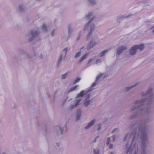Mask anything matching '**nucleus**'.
I'll list each match as a JSON object with an SVG mask.
<instances>
[{"mask_svg": "<svg viewBox=\"0 0 154 154\" xmlns=\"http://www.w3.org/2000/svg\"><path fill=\"white\" fill-rule=\"evenodd\" d=\"M106 77L105 74L102 73H100L99 74V75L97 76L96 78L95 82L94 83L91 87L90 88V89H88L86 90H82L81 92L77 94L76 96V98H77L79 97H82L84 96L87 94L88 93V92L91 91L93 88L92 87H94L96 86L97 84V82L99 80H101L103 79H104Z\"/></svg>", "mask_w": 154, "mask_h": 154, "instance_id": "nucleus-1", "label": "nucleus"}, {"mask_svg": "<svg viewBox=\"0 0 154 154\" xmlns=\"http://www.w3.org/2000/svg\"><path fill=\"white\" fill-rule=\"evenodd\" d=\"M95 28V25L93 21V19H91L87 23L83 29V30L85 31H87L90 29V32L88 33L87 37V39L89 40L91 37V36L92 34L93 31Z\"/></svg>", "mask_w": 154, "mask_h": 154, "instance_id": "nucleus-2", "label": "nucleus"}, {"mask_svg": "<svg viewBox=\"0 0 154 154\" xmlns=\"http://www.w3.org/2000/svg\"><path fill=\"white\" fill-rule=\"evenodd\" d=\"M126 149L127 153L129 152H133L135 154H137L138 149V145H137L134 141L131 143V145H129L128 144L126 147ZM143 153L142 154H146L145 152H143Z\"/></svg>", "mask_w": 154, "mask_h": 154, "instance_id": "nucleus-3", "label": "nucleus"}, {"mask_svg": "<svg viewBox=\"0 0 154 154\" xmlns=\"http://www.w3.org/2000/svg\"><path fill=\"white\" fill-rule=\"evenodd\" d=\"M38 35V32L36 31L32 30L28 34V40L30 42L34 38Z\"/></svg>", "mask_w": 154, "mask_h": 154, "instance_id": "nucleus-4", "label": "nucleus"}, {"mask_svg": "<svg viewBox=\"0 0 154 154\" xmlns=\"http://www.w3.org/2000/svg\"><path fill=\"white\" fill-rule=\"evenodd\" d=\"M68 50V48H65L63 49V54L60 56L59 59L58 60L57 62L58 63H60L63 59H64L65 58L66 52Z\"/></svg>", "mask_w": 154, "mask_h": 154, "instance_id": "nucleus-5", "label": "nucleus"}, {"mask_svg": "<svg viewBox=\"0 0 154 154\" xmlns=\"http://www.w3.org/2000/svg\"><path fill=\"white\" fill-rule=\"evenodd\" d=\"M81 101V99L78 100L76 101L73 104H71L70 105L68 109H69L71 110L75 107H76L78 105H79L80 104Z\"/></svg>", "mask_w": 154, "mask_h": 154, "instance_id": "nucleus-6", "label": "nucleus"}, {"mask_svg": "<svg viewBox=\"0 0 154 154\" xmlns=\"http://www.w3.org/2000/svg\"><path fill=\"white\" fill-rule=\"evenodd\" d=\"M137 49L135 45L132 46L130 50L129 53L131 55H133L135 54L137 52Z\"/></svg>", "mask_w": 154, "mask_h": 154, "instance_id": "nucleus-7", "label": "nucleus"}, {"mask_svg": "<svg viewBox=\"0 0 154 154\" xmlns=\"http://www.w3.org/2000/svg\"><path fill=\"white\" fill-rule=\"evenodd\" d=\"M89 54L87 53L82 57L79 60L77 61L78 64L81 63L83 61L86 59L88 57Z\"/></svg>", "mask_w": 154, "mask_h": 154, "instance_id": "nucleus-8", "label": "nucleus"}, {"mask_svg": "<svg viewBox=\"0 0 154 154\" xmlns=\"http://www.w3.org/2000/svg\"><path fill=\"white\" fill-rule=\"evenodd\" d=\"M90 96H91L88 94L87 96V99H86L84 102V105L85 107L88 106L91 103V100H90L88 99L90 97Z\"/></svg>", "mask_w": 154, "mask_h": 154, "instance_id": "nucleus-9", "label": "nucleus"}, {"mask_svg": "<svg viewBox=\"0 0 154 154\" xmlns=\"http://www.w3.org/2000/svg\"><path fill=\"white\" fill-rule=\"evenodd\" d=\"M96 121V120L95 119H93L88 124V125L85 127V128L87 129H89L94 125Z\"/></svg>", "mask_w": 154, "mask_h": 154, "instance_id": "nucleus-10", "label": "nucleus"}, {"mask_svg": "<svg viewBox=\"0 0 154 154\" xmlns=\"http://www.w3.org/2000/svg\"><path fill=\"white\" fill-rule=\"evenodd\" d=\"M96 121V120L95 119H93L88 124V125L85 127V128L87 129H89L94 125Z\"/></svg>", "mask_w": 154, "mask_h": 154, "instance_id": "nucleus-11", "label": "nucleus"}, {"mask_svg": "<svg viewBox=\"0 0 154 154\" xmlns=\"http://www.w3.org/2000/svg\"><path fill=\"white\" fill-rule=\"evenodd\" d=\"M97 38V35H95L94 36V35H92V39L91 42H92V44L94 45V46L97 44L96 40Z\"/></svg>", "mask_w": 154, "mask_h": 154, "instance_id": "nucleus-12", "label": "nucleus"}, {"mask_svg": "<svg viewBox=\"0 0 154 154\" xmlns=\"http://www.w3.org/2000/svg\"><path fill=\"white\" fill-rule=\"evenodd\" d=\"M127 48L125 46H120L117 49V54H119L122 51L126 50Z\"/></svg>", "mask_w": 154, "mask_h": 154, "instance_id": "nucleus-13", "label": "nucleus"}, {"mask_svg": "<svg viewBox=\"0 0 154 154\" xmlns=\"http://www.w3.org/2000/svg\"><path fill=\"white\" fill-rule=\"evenodd\" d=\"M137 49H139L140 51H142L144 49L145 45L144 44H141L139 45H135Z\"/></svg>", "mask_w": 154, "mask_h": 154, "instance_id": "nucleus-14", "label": "nucleus"}, {"mask_svg": "<svg viewBox=\"0 0 154 154\" xmlns=\"http://www.w3.org/2000/svg\"><path fill=\"white\" fill-rule=\"evenodd\" d=\"M40 29L43 32H45L47 30V27L45 24H42L40 27Z\"/></svg>", "mask_w": 154, "mask_h": 154, "instance_id": "nucleus-15", "label": "nucleus"}, {"mask_svg": "<svg viewBox=\"0 0 154 154\" xmlns=\"http://www.w3.org/2000/svg\"><path fill=\"white\" fill-rule=\"evenodd\" d=\"M81 109H78L77 111L76 119L77 120H79L81 117Z\"/></svg>", "mask_w": 154, "mask_h": 154, "instance_id": "nucleus-16", "label": "nucleus"}, {"mask_svg": "<svg viewBox=\"0 0 154 154\" xmlns=\"http://www.w3.org/2000/svg\"><path fill=\"white\" fill-rule=\"evenodd\" d=\"M94 60L93 59L91 58L89 59L87 63L88 66L94 64Z\"/></svg>", "mask_w": 154, "mask_h": 154, "instance_id": "nucleus-17", "label": "nucleus"}, {"mask_svg": "<svg viewBox=\"0 0 154 154\" xmlns=\"http://www.w3.org/2000/svg\"><path fill=\"white\" fill-rule=\"evenodd\" d=\"M79 87V85H76L72 88H71L69 91L68 92L73 91L76 90Z\"/></svg>", "mask_w": 154, "mask_h": 154, "instance_id": "nucleus-18", "label": "nucleus"}, {"mask_svg": "<svg viewBox=\"0 0 154 154\" xmlns=\"http://www.w3.org/2000/svg\"><path fill=\"white\" fill-rule=\"evenodd\" d=\"M93 16V13L92 12H90L87 14L85 16V17L88 19L90 18Z\"/></svg>", "mask_w": 154, "mask_h": 154, "instance_id": "nucleus-19", "label": "nucleus"}, {"mask_svg": "<svg viewBox=\"0 0 154 154\" xmlns=\"http://www.w3.org/2000/svg\"><path fill=\"white\" fill-rule=\"evenodd\" d=\"M68 32L69 33H70L72 31V28L71 24H69L68 26Z\"/></svg>", "mask_w": 154, "mask_h": 154, "instance_id": "nucleus-20", "label": "nucleus"}, {"mask_svg": "<svg viewBox=\"0 0 154 154\" xmlns=\"http://www.w3.org/2000/svg\"><path fill=\"white\" fill-rule=\"evenodd\" d=\"M90 4L92 5H95L97 4L96 0H87Z\"/></svg>", "mask_w": 154, "mask_h": 154, "instance_id": "nucleus-21", "label": "nucleus"}, {"mask_svg": "<svg viewBox=\"0 0 154 154\" xmlns=\"http://www.w3.org/2000/svg\"><path fill=\"white\" fill-rule=\"evenodd\" d=\"M104 123H100L98 124L97 125V129L98 130H100L102 128V127Z\"/></svg>", "mask_w": 154, "mask_h": 154, "instance_id": "nucleus-22", "label": "nucleus"}, {"mask_svg": "<svg viewBox=\"0 0 154 154\" xmlns=\"http://www.w3.org/2000/svg\"><path fill=\"white\" fill-rule=\"evenodd\" d=\"M94 46V45L92 44V42L90 41V43L88 46L87 49L88 50H89L93 48Z\"/></svg>", "mask_w": 154, "mask_h": 154, "instance_id": "nucleus-23", "label": "nucleus"}, {"mask_svg": "<svg viewBox=\"0 0 154 154\" xmlns=\"http://www.w3.org/2000/svg\"><path fill=\"white\" fill-rule=\"evenodd\" d=\"M69 73L68 72H66L65 73L62 74L61 76V78L62 79H64L65 78H66L68 75Z\"/></svg>", "mask_w": 154, "mask_h": 154, "instance_id": "nucleus-24", "label": "nucleus"}, {"mask_svg": "<svg viewBox=\"0 0 154 154\" xmlns=\"http://www.w3.org/2000/svg\"><path fill=\"white\" fill-rule=\"evenodd\" d=\"M106 54V50H104L102 51L100 54L99 56L100 57H102L105 55Z\"/></svg>", "mask_w": 154, "mask_h": 154, "instance_id": "nucleus-25", "label": "nucleus"}, {"mask_svg": "<svg viewBox=\"0 0 154 154\" xmlns=\"http://www.w3.org/2000/svg\"><path fill=\"white\" fill-rule=\"evenodd\" d=\"M81 51H80L77 52L75 54L74 57L75 58H77L79 57L81 55Z\"/></svg>", "mask_w": 154, "mask_h": 154, "instance_id": "nucleus-26", "label": "nucleus"}, {"mask_svg": "<svg viewBox=\"0 0 154 154\" xmlns=\"http://www.w3.org/2000/svg\"><path fill=\"white\" fill-rule=\"evenodd\" d=\"M81 78L78 77L73 82V84H75L78 82H79L81 80Z\"/></svg>", "mask_w": 154, "mask_h": 154, "instance_id": "nucleus-27", "label": "nucleus"}, {"mask_svg": "<svg viewBox=\"0 0 154 154\" xmlns=\"http://www.w3.org/2000/svg\"><path fill=\"white\" fill-rule=\"evenodd\" d=\"M18 8L19 11H22L23 9V6L22 5H20L18 6Z\"/></svg>", "mask_w": 154, "mask_h": 154, "instance_id": "nucleus-28", "label": "nucleus"}, {"mask_svg": "<svg viewBox=\"0 0 154 154\" xmlns=\"http://www.w3.org/2000/svg\"><path fill=\"white\" fill-rule=\"evenodd\" d=\"M102 60L100 59H97L96 61V64L97 65H99L101 63Z\"/></svg>", "mask_w": 154, "mask_h": 154, "instance_id": "nucleus-29", "label": "nucleus"}, {"mask_svg": "<svg viewBox=\"0 0 154 154\" xmlns=\"http://www.w3.org/2000/svg\"><path fill=\"white\" fill-rule=\"evenodd\" d=\"M94 154H99L100 152L99 151L98 149H94Z\"/></svg>", "mask_w": 154, "mask_h": 154, "instance_id": "nucleus-30", "label": "nucleus"}, {"mask_svg": "<svg viewBox=\"0 0 154 154\" xmlns=\"http://www.w3.org/2000/svg\"><path fill=\"white\" fill-rule=\"evenodd\" d=\"M107 140L109 141L110 140H112V141H114V137H112L108 138Z\"/></svg>", "mask_w": 154, "mask_h": 154, "instance_id": "nucleus-31", "label": "nucleus"}, {"mask_svg": "<svg viewBox=\"0 0 154 154\" xmlns=\"http://www.w3.org/2000/svg\"><path fill=\"white\" fill-rule=\"evenodd\" d=\"M106 146L108 147L109 149H111L112 147L113 146L112 144H106Z\"/></svg>", "mask_w": 154, "mask_h": 154, "instance_id": "nucleus-32", "label": "nucleus"}, {"mask_svg": "<svg viewBox=\"0 0 154 154\" xmlns=\"http://www.w3.org/2000/svg\"><path fill=\"white\" fill-rule=\"evenodd\" d=\"M59 133L60 134H62L63 133V130L62 128H59Z\"/></svg>", "mask_w": 154, "mask_h": 154, "instance_id": "nucleus-33", "label": "nucleus"}, {"mask_svg": "<svg viewBox=\"0 0 154 154\" xmlns=\"http://www.w3.org/2000/svg\"><path fill=\"white\" fill-rule=\"evenodd\" d=\"M54 31H55V30L54 29L53 30V31H52V32H51V34L52 36H53V35H54Z\"/></svg>", "mask_w": 154, "mask_h": 154, "instance_id": "nucleus-34", "label": "nucleus"}, {"mask_svg": "<svg viewBox=\"0 0 154 154\" xmlns=\"http://www.w3.org/2000/svg\"><path fill=\"white\" fill-rule=\"evenodd\" d=\"M129 137H130V135H128V134L126 136V137H125V139H126L128 138H129Z\"/></svg>", "mask_w": 154, "mask_h": 154, "instance_id": "nucleus-35", "label": "nucleus"}, {"mask_svg": "<svg viewBox=\"0 0 154 154\" xmlns=\"http://www.w3.org/2000/svg\"><path fill=\"white\" fill-rule=\"evenodd\" d=\"M133 137V135H131L130 137V138L131 137Z\"/></svg>", "mask_w": 154, "mask_h": 154, "instance_id": "nucleus-36", "label": "nucleus"}, {"mask_svg": "<svg viewBox=\"0 0 154 154\" xmlns=\"http://www.w3.org/2000/svg\"><path fill=\"white\" fill-rule=\"evenodd\" d=\"M84 48V47H82L81 49V50H82V49H83Z\"/></svg>", "mask_w": 154, "mask_h": 154, "instance_id": "nucleus-37", "label": "nucleus"}, {"mask_svg": "<svg viewBox=\"0 0 154 154\" xmlns=\"http://www.w3.org/2000/svg\"><path fill=\"white\" fill-rule=\"evenodd\" d=\"M153 26H152V27L151 28V29H152L153 28Z\"/></svg>", "mask_w": 154, "mask_h": 154, "instance_id": "nucleus-38", "label": "nucleus"}, {"mask_svg": "<svg viewBox=\"0 0 154 154\" xmlns=\"http://www.w3.org/2000/svg\"><path fill=\"white\" fill-rule=\"evenodd\" d=\"M153 32L154 33V29L153 30Z\"/></svg>", "mask_w": 154, "mask_h": 154, "instance_id": "nucleus-39", "label": "nucleus"}, {"mask_svg": "<svg viewBox=\"0 0 154 154\" xmlns=\"http://www.w3.org/2000/svg\"><path fill=\"white\" fill-rule=\"evenodd\" d=\"M110 154H113L112 153H111Z\"/></svg>", "mask_w": 154, "mask_h": 154, "instance_id": "nucleus-40", "label": "nucleus"}, {"mask_svg": "<svg viewBox=\"0 0 154 154\" xmlns=\"http://www.w3.org/2000/svg\"><path fill=\"white\" fill-rule=\"evenodd\" d=\"M2 154H5V153H3Z\"/></svg>", "mask_w": 154, "mask_h": 154, "instance_id": "nucleus-41", "label": "nucleus"}]
</instances>
